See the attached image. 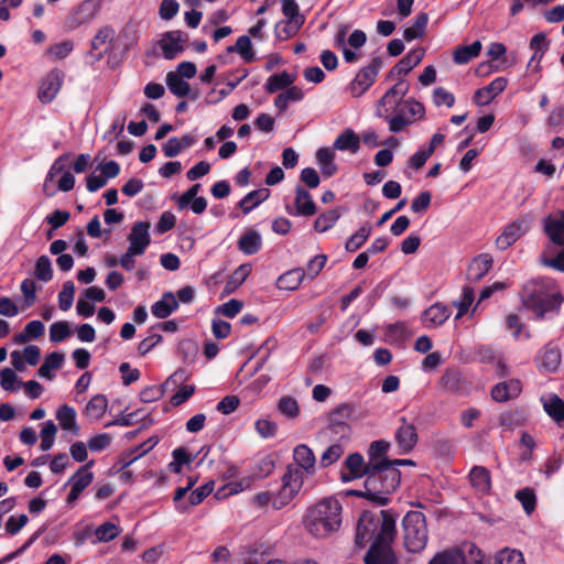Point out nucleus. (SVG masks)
Instances as JSON below:
<instances>
[{
    "mask_svg": "<svg viewBox=\"0 0 564 564\" xmlns=\"http://www.w3.org/2000/svg\"><path fill=\"white\" fill-rule=\"evenodd\" d=\"M187 379V371L177 369L162 386H151L143 389L140 393V399L144 403L156 401L163 397L165 391L174 390L178 386H182Z\"/></svg>",
    "mask_w": 564,
    "mask_h": 564,
    "instance_id": "obj_8",
    "label": "nucleus"
},
{
    "mask_svg": "<svg viewBox=\"0 0 564 564\" xmlns=\"http://www.w3.org/2000/svg\"><path fill=\"white\" fill-rule=\"evenodd\" d=\"M303 96V90L300 87L291 86L285 91L276 96L274 106L283 112L286 110L289 102L299 101Z\"/></svg>",
    "mask_w": 564,
    "mask_h": 564,
    "instance_id": "obj_42",
    "label": "nucleus"
},
{
    "mask_svg": "<svg viewBox=\"0 0 564 564\" xmlns=\"http://www.w3.org/2000/svg\"><path fill=\"white\" fill-rule=\"evenodd\" d=\"M269 197V189L261 188L256 189L247 194L239 203L240 208L245 214H248L251 209H253L257 205H259L262 200H265Z\"/></svg>",
    "mask_w": 564,
    "mask_h": 564,
    "instance_id": "obj_45",
    "label": "nucleus"
},
{
    "mask_svg": "<svg viewBox=\"0 0 564 564\" xmlns=\"http://www.w3.org/2000/svg\"><path fill=\"white\" fill-rule=\"evenodd\" d=\"M371 234V227L366 224L361 226L357 232L351 235L348 240L346 241L345 249L348 252H355L357 251L369 238Z\"/></svg>",
    "mask_w": 564,
    "mask_h": 564,
    "instance_id": "obj_48",
    "label": "nucleus"
},
{
    "mask_svg": "<svg viewBox=\"0 0 564 564\" xmlns=\"http://www.w3.org/2000/svg\"><path fill=\"white\" fill-rule=\"evenodd\" d=\"M178 307L177 300L172 292L163 294L162 299L151 307V313L156 318H166Z\"/></svg>",
    "mask_w": 564,
    "mask_h": 564,
    "instance_id": "obj_28",
    "label": "nucleus"
},
{
    "mask_svg": "<svg viewBox=\"0 0 564 564\" xmlns=\"http://www.w3.org/2000/svg\"><path fill=\"white\" fill-rule=\"evenodd\" d=\"M492 257L488 253H481L475 257L467 269V280L470 282L480 281L492 267Z\"/></svg>",
    "mask_w": 564,
    "mask_h": 564,
    "instance_id": "obj_23",
    "label": "nucleus"
},
{
    "mask_svg": "<svg viewBox=\"0 0 564 564\" xmlns=\"http://www.w3.org/2000/svg\"><path fill=\"white\" fill-rule=\"evenodd\" d=\"M394 437L400 454H409L415 447L419 440L415 425L404 416L400 419V425L394 433Z\"/></svg>",
    "mask_w": 564,
    "mask_h": 564,
    "instance_id": "obj_10",
    "label": "nucleus"
},
{
    "mask_svg": "<svg viewBox=\"0 0 564 564\" xmlns=\"http://www.w3.org/2000/svg\"><path fill=\"white\" fill-rule=\"evenodd\" d=\"M228 52L236 51L241 55V57L247 62L250 63L254 59V54L251 50V41L249 36L242 35L238 37L235 46H228Z\"/></svg>",
    "mask_w": 564,
    "mask_h": 564,
    "instance_id": "obj_53",
    "label": "nucleus"
},
{
    "mask_svg": "<svg viewBox=\"0 0 564 564\" xmlns=\"http://www.w3.org/2000/svg\"><path fill=\"white\" fill-rule=\"evenodd\" d=\"M294 467L301 468L306 476L315 473L316 458L313 451L305 444H300L293 449Z\"/></svg>",
    "mask_w": 564,
    "mask_h": 564,
    "instance_id": "obj_20",
    "label": "nucleus"
},
{
    "mask_svg": "<svg viewBox=\"0 0 564 564\" xmlns=\"http://www.w3.org/2000/svg\"><path fill=\"white\" fill-rule=\"evenodd\" d=\"M119 533V528L111 522H105L95 530V535L97 536L98 542H109L116 539Z\"/></svg>",
    "mask_w": 564,
    "mask_h": 564,
    "instance_id": "obj_59",
    "label": "nucleus"
},
{
    "mask_svg": "<svg viewBox=\"0 0 564 564\" xmlns=\"http://www.w3.org/2000/svg\"><path fill=\"white\" fill-rule=\"evenodd\" d=\"M395 109L399 112L404 113V117L410 120V123L422 119L425 115V108L423 104L412 98L403 100L402 102H398Z\"/></svg>",
    "mask_w": 564,
    "mask_h": 564,
    "instance_id": "obj_31",
    "label": "nucleus"
},
{
    "mask_svg": "<svg viewBox=\"0 0 564 564\" xmlns=\"http://www.w3.org/2000/svg\"><path fill=\"white\" fill-rule=\"evenodd\" d=\"M185 40L183 33L178 30L166 32L160 40L159 45L162 50L163 56L166 59H173L184 51Z\"/></svg>",
    "mask_w": 564,
    "mask_h": 564,
    "instance_id": "obj_18",
    "label": "nucleus"
},
{
    "mask_svg": "<svg viewBox=\"0 0 564 564\" xmlns=\"http://www.w3.org/2000/svg\"><path fill=\"white\" fill-rule=\"evenodd\" d=\"M306 477V473L301 468L294 467L292 464L288 465L281 477V489L273 499V509L280 510L288 506L300 494Z\"/></svg>",
    "mask_w": 564,
    "mask_h": 564,
    "instance_id": "obj_6",
    "label": "nucleus"
},
{
    "mask_svg": "<svg viewBox=\"0 0 564 564\" xmlns=\"http://www.w3.org/2000/svg\"><path fill=\"white\" fill-rule=\"evenodd\" d=\"M75 285L73 281H66L58 294V306L62 311H68L74 302Z\"/></svg>",
    "mask_w": 564,
    "mask_h": 564,
    "instance_id": "obj_57",
    "label": "nucleus"
},
{
    "mask_svg": "<svg viewBox=\"0 0 564 564\" xmlns=\"http://www.w3.org/2000/svg\"><path fill=\"white\" fill-rule=\"evenodd\" d=\"M492 564H525L521 552L511 549H503L496 553Z\"/></svg>",
    "mask_w": 564,
    "mask_h": 564,
    "instance_id": "obj_51",
    "label": "nucleus"
},
{
    "mask_svg": "<svg viewBox=\"0 0 564 564\" xmlns=\"http://www.w3.org/2000/svg\"><path fill=\"white\" fill-rule=\"evenodd\" d=\"M166 85L172 94L177 97H185L191 91V86L180 75L174 72H170L166 75Z\"/></svg>",
    "mask_w": 564,
    "mask_h": 564,
    "instance_id": "obj_44",
    "label": "nucleus"
},
{
    "mask_svg": "<svg viewBox=\"0 0 564 564\" xmlns=\"http://www.w3.org/2000/svg\"><path fill=\"white\" fill-rule=\"evenodd\" d=\"M278 410L289 419H295L300 414V406L297 401L289 395L282 397L278 401Z\"/></svg>",
    "mask_w": 564,
    "mask_h": 564,
    "instance_id": "obj_54",
    "label": "nucleus"
},
{
    "mask_svg": "<svg viewBox=\"0 0 564 564\" xmlns=\"http://www.w3.org/2000/svg\"><path fill=\"white\" fill-rule=\"evenodd\" d=\"M158 441L154 438H149L147 442L131 449V452L126 454V464L124 466H129L139 457L145 455L150 449H152L156 445Z\"/></svg>",
    "mask_w": 564,
    "mask_h": 564,
    "instance_id": "obj_63",
    "label": "nucleus"
},
{
    "mask_svg": "<svg viewBox=\"0 0 564 564\" xmlns=\"http://www.w3.org/2000/svg\"><path fill=\"white\" fill-rule=\"evenodd\" d=\"M338 218L339 214L337 210H328L316 218L314 228L316 231L325 232L336 224Z\"/></svg>",
    "mask_w": 564,
    "mask_h": 564,
    "instance_id": "obj_55",
    "label": "nucleus"
},
{
    "mask_svg": "<svg viewBox=\"0 0 564 564\" xmlns=\"http://www.w3.org/2000/svg\"><path fill=\"white\" fill-rule=\"evenodd\" d=\"M64 358H65V356L62 352L54 351V352L48 354L45 357L43 365L37 370L39 376L46 378V379H52L53 375L51 371L53 369L61 368L63 365Z\"/></svg>",
    "mask_w": 564,
    "mask_h": 564,
    "instance_id": "obj_41",
    "label": "nucleus"
},
{
    "mask_svg": "<svg viewBox=\"0 0 564 564\" xmlns=\"http://www.w3.org/2000/svg\"><path fill=\"white\" fill-rule=\"evenodd\" d=\"M437 386L444 392L464 393L468 389L469 383L460 371L447 368L441 376Z\"/></svg>",
    "mask_w": 564,
    "mask_h": 564,
    "instance_id": "obj_15",
    "label": "nucleus"
},
{
    "mask_svg": "<svg viewBox=\"0 0 564 564\" xmlns=\"http://www.w3.org/2000/svg\"><path fill=\"white\" fill-rule=\"evenodd\" d=\"M451 316L449 308L441 303H435L425 310L423 314L424 322L430 326L437 327L444 324Z\"/></svg>",
    "mask_w": 564,
    "mask_h": 564,
    "instance_id": "obj_29",
    "label": "nucleus"
},
{
    "mask_svg": "<svg viewBox=\"0 0 564 564\" xmlns=\"http://www.w3.org/2000/svg\"><path fill=\"white\" fill-rule=\"evenodd\" d=\"M93 464L94 462L91 460L85 466L79 467V469L72 476L69 482L74 488L83 491L91 484L94 475L88 469L93 466Z\"/></svg>",
    "mask_w": 564,
    "mask_h": 564,
    "instance_id": "obj_43",
    "label": "nucleus"
},
{
    "mask_svg": "<svg viewBox=\"0 0 564 564\" xmlns=\"http://www.w3.org/2000/svg\"><path fill=\"white\" fill-rule=\"evenodd\" d=\"M544 230L556 245H564V209L544 219Z\"/></svg>",
    "mask_w": 564,
    "mask_h": 564,
    "instance_id": "obj_22",
    "label": "nucleus"
},
{
    "mask_svg": "<svg viewBox=\"0 0 564 564\" xmlns=\"http://www.w3.org/2000/svg\"><path fill=\"white\" fill-rule=\"evenodd\" d=\"M530 220L525 217L518 218L509 224L500 236L496 239V246L500 250H506L523 236L529 228Z\"/></svg>",
    "mask_w": 564,
    "mask_h": 564,
    "instance_id": "obj_11",
    "label": "nucleus"
},
{
    "mask_svg": "<svg viewBox=\"0 0 564 564\" xmlns=\"http://www.w3.org/2000/svg\"><path fill=\"white\" fill-rule=\"evenodd\" d=\"M344 454V448L339 444L330 445L322 455L321 464L323 467H327L337 462Z\"/></svg>",
    "mask_w": 564,
    "mask_h": 564,
    "instance_id": "obj_64",
    "label": "nucleus"
},
{
    "mask_svg": "<svg viewBox=\"0 0 564 564\" xmlns=\"http://www.w3.org/2000/svg\"><path fill=\"white\" fill-rule=\"evenodd\" d=\"M334 149L357 153L360 148V137L352 129H345L334 141Z\"/></svg>",
    "mask_w": 564,
    "mask_h": 564,
    "instance_id": "obj_27",
    "label": "nucleus"
},
{
    "mask_svg": "<svg viewBox=\"0 0 564 564\" xmlns=\"http://www.w3.org/2000/svg\"><path fill=\"white\" fill-rule=\"evenodd\" d=\"M251 272V267L249 264L239 265L230 275L229 280L226 283V291L228 293L234 292L237 288H239L248 278Z\"/></svg>",
    "mask_w": 564,
    "mask_h": 564,
    "instance_id": "obj_50",
    "label": "nucleus"
},
{
    "mask_svg": "<svg viewBox=\"0 0 564 564\" xmlns=\"http://www.w3.org/2000/svg\"><path fill=\"white\" fill-rule=\"evenodd\" d=\"M282 12L289 21L293 22L291 33L297 32L304 23V18L300 14L299 6L295 0H282Z\"/></svg>",
    "mask_w": 564,
    "mask_h": 564,
    "instance_id": "obj_38",
    "label": "nucleus"
},
{
    "mask_svg": "<svg viewBox=\"0 0 564 564\" xmlns=\"http://www.w3.org/2000/svg\"><path fill=\"white\" fill-rule=\"evenodd\" d=\"M108 406V400L104 394L94 395L86 405L87 415L94 419H101Z\"/></svg>",
    "mask_w": 564,
    "mask_h": 564,
    "instance_id": "obj_49",
    "label": "nucleus"
},
{
    "mask_svg": "<svg viewBox=\"0 0 564 564\" xmlns=\"http://www.w3.org/2000/svg\"><path fill=\"white\" fill-rule=\"evenodd\" d=\"M459 558V564H485V555L473 543H466L457 552H452Z\"/></svg>",
    "mask_w": 564,
    "mask_h": 564,
    "instance_id": "obj_30",
    "label": "nucleus"
},
{
    "mask_svg": "<svg viewBox=\"0 0 564 564\" xmlns=\"http://www.w3.org/2000/svg\"><path fill=\"white\" fill-rule=\"evenodd\" d=\"M408 91L409 84L401 79L384 94V96L381 98V102L383 105L393 102L395 106H398V102L403 101L402 98L408 94Z\"/></svg>",
    "mask_w": 564,
    "mask_h": 564,
    "instance_id": "obj_46",
    "label": "nucleus"
},
{
    "mask_svg": "<svg viewBox=\"0 0 564 564\" xmlns=\"http://www.w3.org/2000/svg\"><path fill=\"white\" fill-rule=\"evenodd\" d=\"M365 564H398L392 543H371L364 557Z\"/></svg>",
    "mask_w": 564,
    "mask_h": 564,
    "instance_id": "obj_13",
    "label": "nucleus"
},
{
    "mask_svg": "<svg viewBox=\"0 0 564 564\" xmlns=\"http://www.w3.org/2000/svg\"><path fill=\"white\" fill-rule=\"evenodd\" d=\"M56 419L63 430L78 434L79 427L76 424V411L69 405H62L56 412Z\"/></svg>",
    "mask_w": 564,
    "mask_h": 564,
    "instance_id": "obj_35",
    "label": "nucleus"
},
{
    "mask_svg": "<svg viewBox=\"0 0 564 564\" xmlns=\"http://www.w3.org/2000/svg\"><path fill=\"white\" fill-rule=\"evenodd\" d=\"M429 22V15L425 12L417 14L415 22L412 26H409L403 32V37L406 41H413L424 35L425 28Z\"/></svg>",
    "mask_w": 564,
    "mask_h": 564,
    "instance_id": "obj_47",
    "label": "nucleus"
},
{
    "mask_svg": "<svg viewBox=\"0 0 564 564\" xmlns=\"http://www.w3.org/2000/svg\"><path fill=\"white\" fill-rule=\"evenodd\" d=\"M397 517L390 510L365 511L357 523L355 542L364 547L371 543H393L397 535Z\"/></svg>",
    "mask_w": 564,
    "mask_h": 564,
    "instance_id": "obj_1",
    "label": "nucleus"
},
{
    "mask_svg": "<svg viewBox=\"0 0 564 564\" xmlns=\"http://www.w3.org/2000/svg\"><path fill=\"white\" fill-rule=\"evenodd\" d=\"M261 236L256 230H248L238 241V248L243 253L251 256L259 251L261 247Z\"/></svg>",
    "mask_w": 564,
    "mask_h": 564,
    "instance_id": "obj_36",
    "label": "nucleus"
},
{
    "mask_svg": "<svg viewBox=\"0 0 564 564\" xmlns=\"http://www.w3.org/2000/svg\"><path fill=\"white\" fill-rule=\"evenodd\" d=\"M481 51L480 41H475L470 45H465L456 48L453 59L456 64H467L473 58L477 57Z\"/></svg>",
    "mask_w": 564,
    "mask_h": 564,
    "instance_id": "obj_40",
    "label": "nucleus"
},
{
    "mask_svg": "<svg viewBox=\"0 0 564 564\" xmlns=\"http://www.w3.org/2000/svg\"><path fill=\"white\" fill-rule=\"evenodd\" d=\"M561 350L549 344L546 345L540 355L541 367L547 371H555L561 362Z\"/></svg>",
    "mask_w": 564,
    "mask_h": 564,
    "instance_id": "obj_33",
    "label": "nucleus"
},
{
    "mask_svg": "<svg viewBox=\"0 0 564 564\" xmlns=\"http://www.w3.org/2000/svg\"><path fill=\"white\" fill-rule=\"evenodd\" d=\"M57 427L53 421H46L41 431V451L46 452L51 449L54 444Z\"/></svg>",
    "mask_w": 564,
    "mask_h": 564,
    "instance_id": "obj_56",
    "label": "nucleus"
},
{
    "mask_svg": "<svg viewBox=\"0 0 564 564\" xmlns=\"http://www.w3.org/2000/svg\"><path fill=\"white\" fill-rule=\"evenodd\" d=\"M522 391V384L519 380L512 379L497 383L491 389V398L497 402H507L517 398Z\"/></svg>",
    "mask_w": 564,
    "mask_h": 564,
    "instance_id": "obj_21",
    "label": "nucleus"
},
{
    "mask_svg": "<svg viewBox=\"0 0 564 564\" xmlns=\"http://www.w3.org/2000/svg\"><path fill=\"white\" fill-rule=\"evenodd\" d=\"M516 498L521 502L527 514H531L535 510L536 496L531 488L518 490Z\"/></svg>",
    "mask_w": 564,
    "mask_h": 564,
    "instance_id": "obj_58",
    "label": "nucleus"
},
{
    "mask_svg": "<svg viewBox=\"0 0 564 564\" xmlns=\"http://www.w3.org/2000/svg\"><path fill=\"white\" fill-rule=\"evenodd\" d=\"M98 9L99 6L96 0H84L67 18L68 28L74 30L83 24L89 23L97 14Z\"/></svg>",
    "mask_w": 564,
    "mask_h": 564,
    "instance_id": "obj_12",
    "label": "nucleus"
},
{
    "mask_svg": "<svg viewBox=\"0 0 564 564\" xmlns=\"http://www.w3.org/2000/svg\"><path fill=\"white\" fill-rule=\"evenodd\" d=\"M344 468L340 473V479L348 482L364 476L367 478L370 471V463H366L359 453H352L346 457Z\"/></svg>",
    "mask_w": 564,
    "mask_h": 564,
    "instance_id": "obj_9",
    "label": "nucleus"
},
{
    "mask_svg": "<svg viewBox=\"0 0 564 564\" xmlns=\"http://www.w3.org/2000/svg\"><path fill=\"white\" fill-rule=\"evenodd\" d=\"M34 275L37 280L48 282L53 278L52 263L47 256H41L34 267Z\"/></svg>",
    "mask_w": 564,
    "mask_h": 564,
    "instance_id": "obj_52",
    "label": "nucleus"
},
{
    "mask_svg": "<svg viewBox=\"0 0 564 564\" xmlns=\"http://www.w3.org/2000/svg\"><path fill=\"white\" fill-rule=\"evenodd\" d=\"M115 31L110 26H102L91 40V51H98L107 45L113 37Z\"/></svg>",
    "mask_w": 564,
    "mask_h": 564,
    "instance_id": "obj_62",
    "label": "nucleus"
},
{
    "mask_svg": "<svg viewBox=\"0 0 564 564\" xmlns=\"http://www.w3.org/2000/svg\"><path fill=\"white\" fill-rule=\"evenodd\" d=\"M506 87L507 79L505 77H498L489 85L477 89L474 94L473 100L479 106L488 105L497 95L501 94Z\"/></svg>",
    "mask_w": 564,
    "mask_h": 564,
    "instance_id": "obj_19",
    "label": "nucleus"
},
{
    "mask_svg": "<svg viewBox=\"0 0 564 564\" xmlns=\"http://www.w3.org/2000/svg\"><path fill=\"white\" fill-rule=\"evenodd\" d=\"M352 409L349 404L343 403L336 406L328 416V426L335 433H344L348 430L346 421L350 417Z\"/></svg>",
    "mask_w": 564,
    "mask_h": 564,
    "instance_id": "obj_25",
    "label": "nucleus"
},
{
    "mask_svg": "<svg viewBox=\"0 0 564 564\" xmlns=\"http://www.w3.org/2000/svg\"><path fill=\"white\" fill-rule=\"evenodd\" d=\"M549 286L544 280H532L522 290L523 305L539 318L549 312L557 311L562 303L560 294L551 292Z\"/></svg>",
    "mask_w": 564,
    "mask_h": 564,
    "instance_id": "obj_4",
    "label": "nucleus"
},
{
    "mask_svg": "<svg viewBox=\"0 0 564 564\" xmlns=\"http://www.w3.org/2000/svg\"><path fill=\"white\" fill-rule=\"evenodd\" d=\"M64 80V73L59 69L51 70L43 79L39 89V99L43 104L51 102L58 94Z\"/></svg>",
    "mask_w": 564,
    "mask_h": 564,
    "instance_id": "obj_14",
    "label": "nucleus"
},
{
    "mask_svg": "<svg viewBox=\"0 0 564 564\" xmlns=\"http://www.w3.org/2000/svg\"><path fill=\"white\" fill-rule=\"evenodd\" d=\"M305 276V271L296 268L280 275L276 281V286L280 290L294 291L296 290Z\"/></svg>",
    "mask_w": 564,
    "mask_h": 564,
    "instance_id": "obj_32",
    "label": "nucleus"
},
{
    "mask_svg": "<svg viewBox=\"0 0 564 564\" xmlns=\"http://www.w3.org/2000/svg\"><path fill=\"white\" fill-rule=\"evenodd\" d=\"M543 406L545 412L556 422H564V401L556 394L544 399Z\"/></svg>",
    "mask_w": 564,
    "mask_h": 564,
    "instance_id": "obj_37",
    "label": "nucleus"
},
{
    "mask_svg": "<svg viewBox=\"0 0 564 564\" xmlns=\"http://www.w3.org/2000/svg\"><path fill=\"white\" fill-rule=\"evenodd\" d=\"M401 473L391 464L376 465L370 467L368 477L365 480V495L367 499L386 506L389 502V495L393 494L400 486Z\"/></svg>",
    "mask_w": 564,
    "mask_h": 564,
    "instance_id": "obj_3",
    "label": "nucleus"
},
{
    "mask_svg": "<svg viewBox=\"0 0 564 564\" xmlns=\"http://www.w3.org/2000/svg\"><path fill=\"white\" fill-rule=\"evenodd\" d=\"M173 462L169 464V469L172 473L178 474L182 470L184 464H191L192 459L187 454L186 449L178 447L173 451Z\"/></svg>",
    "mask_w": 564,
    "mask_h": 564,
    "instance_id": "obj_61",
    "label": "nucleus"
},
{
    "mask_svg": "<svg viewBox=\"0 0 564 564\" xmlns=\"http://www.w3.org/2000/svg\"><path fill=\"white\" fill-rule=\"evenodd\" d=\"M382 65V58L377 56L372 58L369 65L362 67L349 84L348 88L350 94L356 98L362 96L375 83L378 72Z\"/></svg>",
    "mask_w": 564,
    "mask_h": 564,
    "instance_id": "obj_7",
    "label": "nucleus"
},
{
    "mask_svg": "<svg viewBox=\"0 0 564 564\" xmlns=\"http://www.w3.org/2000/svg\"><path fill=\"white\" fill-rule=\"evenodd\" d=\"M341 503L335 498H324L310 507L304 518V527L315 538H326L341 524Z\"/></svg>",
    "mask_w": 564,
    "mask_h": 564,
    "instance_id": "obj_2",
    "label": "nucleus"
},
{
    "mask_svg": "<svg viewBox=\"0 0 564 564\" xmlns=\"http://www.w3.org/2000/svg\"><path fill=\"white\" fill-rule=\"evenodd\" d=\"M425 54L424 48L416 47L411 50L403 58H401L389 72L388 77L394 78L397 76L406 75L416 65L421 63Z\"/></svg>",
    "mask_w": 564,
    "mask_h": 564,
    "instance_id": "obj_17",
    "label": "nucleus"
},
{
    "mask_svg": "<svg viewBox=\"0 0 564 564\" xmlns=\"http://www.w3.org/2000/svg\"><path fill=\"white\" fill-rule=\"evenodd\" d=\"M469 481L476 491L487 494L491 488L490 471L486 467L474 466L469 471Z\"/></svg>",
    "mask_w": 564,
    "mask_h": 564,
    "instance_id": "obj_26",
    "label": "nucleus"
},
{
    "mask_svg": "<svg viewBox=\"0 0 564 564\" xmlns=\"http://www.w3.org/2000/svg\"><path fill=\"white\" fill-rule=\"evenodd\" d=\"M149 229L150 223L147 221H138L132 226L128 236V248L131 249V252H139L142 254L144 253L145 249L151 242Z\"/></svg>",
    "mask_w": 564,
    "mask_h": 564,
    "instance_id": "obj_16",
    "label": "nucleus"
},
{
    "mask_svg": "<svg viewBox=\"0 0 564 564\" xmlns=\"http://www.w3.org/2000/svg\"><path fill=\"white\" fill-rule=\"evenodd\" d=\"M294 205L296 208L295 214L299 216L311 217L317 212L312 195L301 185H297L295 188Z\"/></svg>",
    "mask_w": 564,
    "mask_h": 564,
    "instance_id": "obj_24",
    "label": "nucleus"
},
{
    "mask_svg": "<svg viewBox=\"0 0 564 564\" xmlns=\"http://www.w3.org/2000/svg\"><path fill=\"white\" fill-rule=\"evenodd\" d=\"M295 80V77L286 72L273 74L270 76L265 84L268 93L273 94L281 89L289 88Z\"/></svg>",
    "mask_w": 564,
    "mask_h": 564,
    "instance_id": "obj_39",
    "label": "nucleus"
},
{
    "mask_svg": "<svg viewBox=\"0 0 564 564\" xmlns=\"http://www.w3.org/2000/svg\"><path fill=\"white\" fill-rule=\"evenodd\" d=\"M69 335L70 328L66 321L56 322L50 326V339L53 343H61Z\"/></svg>",
    "mask_w": 564,
    "mask_h": 564,
    "instance_id": "obj_60",
    "label": "nucleus"
},
{
    "mask_svg": "<svg viewBox=\"0 0 564 564\" xmlns=\"http://www.w3.org/2000/svg\"><path fill=\"white\" fill-rule=\"evenodd\" d=\"M390 447V443L383 440L373 441L368 451V462L370 467L376 465H387L386 454Z\"/></svg>",
    "mask_w": 564,
    "mask_h": 564,
    "instance_id": "obj_34",
    "label": "nucleus"
},
{
    "mask_svg": "<svg viewBox=\"0 0 564 564\" xmlns=\"http://www.w3.org/2000/svg\"><path fill=\"white\" fill-rule=\"evenodd\" d=\"M402 538L405 550L410 553L422 552L429 540V530L424 513L409 511L402 520Z\"/></svg>",
    "mask_w": 564,
    "mask_h": 564,
    "instance_id": "obj_5",
    "label": "nucleus"
}]
</instances>
